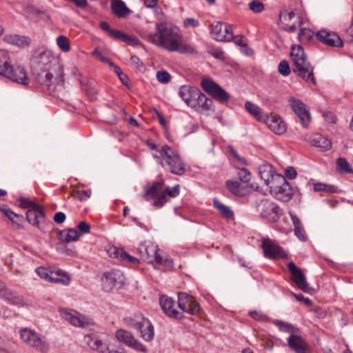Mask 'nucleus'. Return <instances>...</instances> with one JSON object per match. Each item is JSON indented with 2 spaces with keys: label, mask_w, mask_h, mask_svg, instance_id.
Wrapping results in <instances>:
<instances>
[{
  "label": "nucleus",
  "mask_w": 353,
  "mask_h": 353,
  "mask_svg": "<svg viewBox=\"0 0 353 353\" xmlns=\"http://www.w3.org/2000/svg\"><path fill=\"white\" fill-rule=\"evenodd\" d=\"M288 101L292 110L299 118L303 127H307L311 121V116L306 105L301 100L293 97H289Z\"/></svg>",
  "instance_id": "obj_10"
},
{
  "label": "nucleus",
  "mask_w": 353,
  "mask_h": 353,
  "mask_svg": "<svg viewBox=\"0 0 353 353\" xmlns=\"http://www.w3.org/2000/svg\"><path fill=\"white\" fill-rule=\"evenodd\" d=\"M273 323L282 332L288 333L294 332V327L287 322L276 319L273 321Z\"/></svg>",
  "instance_id": "obj_46"
},
{
  "label": "nucleus",
  "mask_w": 353,
  "mask_h": 353,
  "mask_svg": "<svg viewBox=\"0 0 353 353\" xmlns=\"http://www.w3.org/2000/svg\"><path fill=\"white\" fill-rule=\"evenodd\" d=\"M163 181H156L152 183L145 192L144 198L147 201L152 200L153 201H157L162 192L163 186Z\"/></svg>",
  "instance_id": "obj_31"
},
{
  "label": "nucleus",
  "mask_w": 353,
  "mask_h": 353,
  "mask_svg": "<svg viewBox=\"0 0 353 353\" xmlns=\"http://www.w3.org/2000/svg\"><path fill=\"white\" fill-rule=\"evenodd\" d=\"M50 281L68 285L71 279L66 272L60 269H56L51 271Z\"/></svg>",
  "instance_id": "obj_36"
},
{
  "label": "nucleus",
  "mask_w": 353,
  "mask_h": 353,
  "mask_svg": "<svg viewBox=\"0 0 353 353\" xmlns=\"http://www.w3.org/2000/svg\"><path fill=\"white\" fill-rule=\"evenodd\" d=\"M91 100L96 98L97 90L92 86L91 83H88L83 88Z\"/></svg>",
  "instance_id": "obj_56"
},
{
  "label": "nucleus",
  "mask_w": 353,
  "mask_h": 353,
  "mask_svg": "<svg viewBox=\"0 0 353 353\" xmlns=\"http://www.w3.org/2000/svg\"><path fill=\"white\" fill-rule=\"evenodd\" d=\"M228 190L234 195L239 197L245 196L249 192V186L237 181L228 180L225 181Z\"/></svg>",
  "instance_id": "obj_27"
},
{
  "label": "nucleus",
  "mask_w": 353,
  "mask_h": 353,
  "mask_svg": "<svg viewBox=\"0 0 353 353\" xmlns=\"http://www.w3.org/2000/svg\"><path fill=\"white\" fill-rule=\"evenodd\" d=\"M177 307L181 310L182 315L183 313H188L190 315H197L201 310L199 303L191 295L185 292H180L178 294Z\"/></svg>",
  "instance_id": "obj_9"
},
{
  "label": "nucleus",
  "mask_w": 353,
  "mask_h": 353,
  "mask_svg": "<svg viewBox=\"0 0 353 353\" xmlns=\"http://www.w3.org/2000/svg\"><path fill=\"white\" fill-rule=\"evenodd\" d=\"M85 341L92 350L99 351L101 353H123L118 350H111L105 343L97 336L91 335L85 336Z\"/></svg>",
  "instance_id": "obj_22"
},
{
  "label": "nucleus",
  "mask_w": 353,
  "mask_h": 353,
  "mask_svg": "<svg viewBox=\"0 0 353 353\" xmlns=\"http://www.w3.org/2000/svg\"><path fill=\"white\" fill-rule=\"evenodd\" d=\"M199 91V90L195 87L185 85L180 88L179 94L185 103L190 107L194 105V101Z\"/></svg>",
  "instance_id": "obj_28"
},
{
  "label": "nucleus",
  "mask_w": 353,
  "mask_h": 353,
  "mask_svg": "<svg viewBox=\"0 0 353 353\" xmlns=\"http://www.w3.org/2000/svg\"><path fill=\"white\" fill-rule=\"evenodd\" d=\"M290 217L293 223L294 230L295 235L301 241H305L307 240V235L302 223L299 219L295 215L290 213Z\"/></svg>",
  "instance_id": "obj_40"
},
{
  "label": "nucleus",
  "mask_w": 353,
  "mask_h": 353,
  "mask_svg": "<svg viewBox=\"0 0 353 353\" xmlns=\"http://www.w3.org/2000/svg\"><path fill=\"white\" fill-rule=\"evenodd\" d=\"M77 194L80 201H85L90 197L91 190H79L77 192Z\"/></svg>",
  "instance_id": "obj_63"
},
{
  "label": "nucleus",
  "mask_w": 353,
  "mask_h": 353,
  "mask_svg": "<svg viewBox=\"0 0 353 353\" xmlns=\"http://www.w3.org/2000/svg\"><path fill=\"white\" fill-rule=\"evenodd\" d=\"M159 303L164 313L169 317L176 319H182L184 317L181 312L177 310L175 307V301L172 297L161 295L159 298Z\"/></svg>",
  "instance_id": "obj_18"
},
{
  "label": "nucleus",
  "mask_w": 353,
  "mask_h": 353,
  "mask_svg": "<svg viewBox=\"0 0 353 353\" xmlns=\"http://www.w3.org/2000/svg\"><path fill=\"white\" fill-rule=\"evenodd\" d=\"M158 152L159 154H154L153 157L158 160L165 170L178 176L184 174L186 171L185 164L173 148L164 145L161 146Z\"/></svg>",
  "instance_id": "obj_3"
},
{
  "label": "nucleus",
  "mask_w": 353,
  "mask_h": 353,
  "mask_svg": "<svg viewBox=\"0 0 353 353\" xmlns=\"http://www.w3.org/2000/svg\"><path fill=\"white\" fill-rule=\"evenodd\" d=\"M288 268L292 275V280L296 286L304 292L312 294L314 289L310 288L306 281V278L300 268L291 261L288 264Z\"/></svg>",
  "instance_id": "obj_12"
},
{
  "label": "nucleus",
  "mask_w": 353,
  "mask_h": 353,
  "mask_svg": "<svg viewBox=\"0 0 353 353\" xmlns=\"http://www.w3.org/2000/svg\"><path fill=\"white\" fill-rule=\"evenodd\" d=\"M57 44L63 52H68L70 50L69 40L65 36H59L57 38Z\"/></svg>",
  "instance_id": "obj_48"
},
{
  "label": "nucleus",
  "mask_w": 353,
  "mask_h": 353,
  "mask_svg": "<svg viewBox=\"0 0 353 353\" xmlns=\"http://www.w3.org/2000/svg\"><path fill=\"white\" fill-rule=\"evenodd\" d=\"M109 34L114 39L126 42L129 44L134 45L137 44L138 41L137 39H133L118 30H112Z\"/></svg>",
  "instance_id": "obj_43"
},
{
  "label": "nucleus",
  "mask_w": 353,
  "mask_h": 353,
  "mask_svg": "<svg viewBox=\"0 0 353 353\" xmlns=\"http://www.w3.org/2000/svg\"><path fill=\"white\" fill-rule=\"evenodd\" d=\"M292 72L307 83L316 84L314 67L307 59L304 49L301 46H292L290 50Z\"/></svg>",
  "instance_id": "obj_2"
},
{
  "label": "nucleus",
  "mask_w": 353,
  "mask_h": 353,
  "mask_svg": "<svg viewBox=\"0 0 353 353\" xmlns=\"http://www.w3.org/2000/svg\"><path fill=\"white\" fill-rule=\"evenodd\" d=\"M130 325L140 332V336L145 341L154 339V328L152 323L143 316H139L130 320Z\"/></svg>",
  "instance_id": "obj_8"
},
{
  "label": "nucleus",
  "mask_w": 353,
  "mask_h": 353,
  "mask_svg": "<svg viewBox=\"0 0 353 353\" xmlns=\"http://www.w3.org/2000/svg\"><path fill=\"white\" fill-rule=\"evenodd\" d=\"M34 74L38 83L47 87L48 90H54L52 88L53 74L50 72V69H40L39 70H33Z\"/></svg>",
  "instance_id": "obj_29"
},
{
  "label": "nucleus",
  "mask_w": 353,
  "mask_h": 353,
  "mask_svg": "<svg viewBox=\"0 0 353 353\" xmlns=\"http://www.w3.org/2000/svg\"><path fill=\"white\" fill-rule=\"evenodd\" d=\"M237 176L241 183H247L251 179V173L245 168H239L237 172Z\"/></svg>",
  "instance_id": "obj_49"
},
{
  "label": "nucleus",
  "mask_w": 353,
  "mask_h": 353,
  "mask_svg": "<svg viewBox=\"0 0 353 353\" xmlns=\"http://www.w3.org/2000/svg\"><path fill=\"white\" fill-rule=\"evenodd\" d=\"M111 254L115 258L128 264L137 265L139 263V260L137 258L130 255L122 248H114Z\"/></svg>",
  "instance_id": "obj_32"
},
{
  "label": "nucleus",
  "mask_w": 353,
  "mask_h": 353,
  "mask_svg": "<svg viewBox=\"0 0 353 353\" xmlns=\"http://www.w3.org/2000/svg\"><path fill=\"white\" fill-rule=\"evenodd\" d=\"M314 32L307 28H301L299 34V40L302 42L308 41L313 37Z\"/></svg>",
  "instance_id": "obj_52"
},
{
  "label": "nucleus",
  "mask_w": 353,
  "mask_h": 353,
  "mask_svg": "<svg viewBox=\"0 0 353 353\" xmlns=\"http://www.w3.org/2000/svg\"><path fill=\"white\" fill-rule=\"evenodd\" d=\"M249 8L254 13H261L264 10V4L259 1L254 0L248 3Z\"/></svg>",
  "instance_id": "obj_51"
},
{
  "label": "nucleus",
  "mask_w": 353,
  "mask_h": 353,
  "mask_svg": "<svg viewBox=\"0 0 353 353\" xmlns=\"http://www.w3.org/2000/svg\"><path fill=\"white\" fill-rule=\"evenodd\" d=\"M61 316L72 325L78 327H83V322L79 316L72 314L66 309L60 310Z\"/></svg>",
  "instance_id": "obj_42"
},
{
  "label": "nucleus",
  "mask_w": 353,
  "mask_h": 353,
  "mask_svg": "<svg viewBox=\"0 0 353 353\" xmlns=\"http://www.w3.org/2000/svg\"><path fill=\"white\" fill-rule=\"evenodd\" d=\"M210 32L212 37L219 41H230L233 39L231 26L217 21L210 26Z\"/></svg>",
  "instance_id": "obj_11"
},
{
  "label": "nucleus",
  "mask_w": 353,
  "mask_h": 353,
  "mask_svg": "<svg viewBox=\"0 0 353 353\" xmlns=\"http://www.w3.org/2000/svg\"><path fill=\"white\" fill-rule=\"evenodd\" d=\"M213 202L214 206L224 217L227 219H234V212L228 206L221 203L217 199H214Z\"/></svg>",
  "instance_id": "obj_44"
},
{
  "label": "nucleus",
  "mask_w": 353,
  "mask_h": 353,
  "mask_svg": "<svg viewBox=\"0 0 353 353\" xmlns=\"http://www.w3.org/2000/svg\"><path fill=\"white\" fill-rule=\"evenodd\" d=\"M262 248L264 252V256L266 258L274 259L287 257V254L283 249L276 241H272L270 239H263Z\"/></svg>",
  "instance_id": "obj_14"
},
{
  "label": "nucleus",
  "mask_w": 353,
  "mask_h": 353,
  "mask_svg": "<svg viewBox=\"0 0 353 353\" xmlns=\"http://www.w3.org/2000/svg\"><path fill=\"white\" fill-rule=\"evenodd\" d=\"M280 183H283L281 186H275L273 188V193L278 199L283 201H288L293 194V190L290 184L287 181L285 177H279Z\"/></svg>",
  "instance_id": "obj_20"
},
{
  "label": "nucleus",
  "mask_w": 353,
  "mask_h": 353,
  "mask_svg": "<svg viewBox=\"0 0 353 353\" xmlns=\"http://www.w3.org/2000/svg\"><path fill=\"white\" fill-rule=\"evenodd\" d=\"M117 339L126 345L141 352H145V346L139 342L129 332L124 330H119L116 332Z\"/></svg>",
  "instance_id": "obj_19"
},
{
  "label": "nucleus",
  "mask_w": 353,
  "mask_h": 353,
  "mask_svg": "<svg viewBox=\"0 0 353 353\" xmlns=\"http://www.w3.org/2000/svg\"><path fill=\"white\" fill-rule=\"evenodd\" d=\"M279 72L284 77L288 76L290 74V68L287 61L283 60L279 63Z\"/></svg>",
  "instance_id": "obj_54"
},
{
  "label": "nucleus",
  "mask_w": 353,
  "mask_h": 353,
  "mask_svg": "<svg viewBox=\"0 0 353 353\" xmlns=\"http://www.w3.org/2000/svg\"><path fill=\"white\" fill-rule=\"evenodd\" d=\"M2 76L24 85H27L30 83V79L27 75L26 71L23 67L19 65H10L8 68V71L4 72Z\"/></svg>",
  "instance_id": "obj_16"
},
{
  "label": "nucleus",
  "mask_w": 353,
  "mask_h": 353,
  "mask_svg": "<svg viewBox=\"0 0 353 353\" xmlns=\"http://www.w3.org/2000/svg\"><path fill=\"white\" fill-rule=\"evenodd\" d=\"M20 338L26 345L37 351L44 352L49 348V344L45 336L30 328L21 329Z\"/></svg>",
  "instance_id": "obj_6"
},
{
  "label": "nucleus",
  "mask_w": 353,
  "mask_h": 353,
  "mask_svg": "<svg viewBox=\"0 0 353 353\" xmlns=\"http://www.w3.org/2000/svg\"><path fill=\"white\" fill-rule=\"evenodd\" d=\"M248 202L261 217L270 221H276L279 218V207L269 199L257 194H251L248 198Z\"/></svg>",
  "instance_id": "obj_4"
},
{
  "label": "nucleus",
  "mask_w": 353,
  "mask_h": 353,
  "mask_svg": "<svg viewBox=\"0 0 353 353\" xmlns=\"http://www.w3.org/2000/svg\"><path fill=\"white\" fill-rule=\"evenodd\" d=\"M44 218V211L39 205H34V207L29 209L26 212V219L32 225L38 226L39 221L43 220Z\"/></svg>",
  "instance_id": "obj_30"
},
{
  "label": "nucleus",
  "mask_w": 353,
  "mask_h": 353,
  "mask_svg": "<svg viewBox=\"0 0 353 353\" xmlns=\"http://www.w3.org/2000/svg\"><path fill=\"white\" fill-rule=\"evenodd\" d=\"M156 77L158 81L161 83H168L171 80L170 74L165 70L158 71L157 72Z\"/></svg>",
  "instance_id": "obj_53"
},
{
  "label": "nucleus",
  "mask_w": 353,
  "mask_h": 353,
  "mask_svg": "<svg viewBox=\"0 0 353 353\" xmlns=\"http://www.w3.org/2000/svg\"><path fill=\"white\" fill-rule=\"evenodd\" d=\"M66 216L62 212H57L54 216V221L57 223H62L65 221Z\"/></svg>",
  "instance_id": "obj_64"
},
{
  "label": "nucleus",
  "mask_w": 353,
  "mask_h": 353,
  "mask_svg": "<svg viewBox=\"0 0 353 353\" xmlns=\"http://www.w3.org/2000/svg\"><path fill=\"white\" fill-rule=\"evenodd\" d=\"M19 202H20V206L23 208H30V209L34 207V205H37V203H35L26 198L20 199Z\"/></svg>",
  "instance_id": "obj_62"
},
{
  "label": "nucleus",
  "mask_w": 353,
  "mask_h": 353,
  "mask_svg": "<svg viewBox=\"0 0 353 353\" xmlns=\"http://www.w3.org/2000/svg\"><path fill=\"white\" fill-rule=\"evenodd\" d=\"M310 143L323 150H328L332 147V142L321 134H314L310 138Z\"/></svg>",
  "instance_id": "obj_35"
},
{
  "label": "nucleus",
  "mask_w": 353,
  "mask_h": 353,
  "mask_svg": "<svg viewBox=\"0 0 353 353\" xmlns=\"http://www.w3.org/2000/svg\"><path fill=\"white\" fill-rule=\"evenodd\" d=\"M9 340L0 336V353H9Z\"/></svg>",
  "instance_id": "obj_57"
},
{
  "label": "nucleus",
  "mask_w": 353,
  "mask_h": 353,
  "mask_svg": "<svg viewBox=\"0 0 353 353\" xmlns=\"http://www.w3.org/2000/svg\"><path fill=\"white\" fill-rule=\"evenodd\" d=\"M35 271L41 279L50 281V273L52 270H50L43 267H39L36 269Z\"/></svg>",
  "instance_id": "obj_55"
},
{
  "label": "nucleus",
  "mask_w": 353,
  "mask_h": 353,
  "mask_svg": "<svg viewBox=\"0 0 353 353\" xmlns=\"http://www.w3.org/2000/svg\"><path fill=\"white\" fill-rule=\"evenodd\" d=\"M289 347L296 353H307L309 345L299 335L291 334L288 338Z\"/></svg>",
  "instance_id": "obj_26"
},
{
  "label": "nucleus",
  "mask_w": 353,
  "mask_h": 353,
  "mask_svg": "<svg viewBox=\"0 0 353 353\" xmlns=\"http://www.w3.org/2000/svg\"><path fill=\"white\" fill-rule=\"evenodd\" d=\"M4 41L8 43L22 48L29 46L31 43V39L29 37L19 34L6 35Z\"/></svg>",
  "instance_id": "obj_33"
},
{
  "label": "nucleus",
  "mask_w": 353,
  "mask_h": 353,
  "mask_svg": "<svg viewBox=\"0 0 353 353\" xmlns=\"http://www.w3.org/2000/svg\"><path fill=\"white\" fill-rule=\"evenodd\" d=\"M294 16L295 13L294 11L281 10L279 14V21L283 25L288 26Z\"/></svg>",
  "instance_id": "obj_47"
},
{
  "label": "nucleus",
  "mask_w": 353,
  "mask_h": 353,
  "mask_svg": "<svg viewBox=\"0 0 353 353\" xmlns=\"http://www.w3.org/2000/svg\"><path fill=\"white\" fill-rule=\"evenodd\" d=\"M77 229L81 234H88L90 231V225L85 221H81L78 224Z\"/></svg>",
  "instance_id": "obj_60"
},
{
  "label": "nucleus",
  "mask_w": 353,
  "mask_h": 353,
  "mask_svg": "<svg viewBox=\"0 0 353 353\" xmlns=\"http://www.w3.org/2000/svg\"><path fill=\"white\" fill-rule=\"evenodd\" d=\"M179 185L172 188L167 187L161 193L157 201H152V205L157 209L161 208L168 202V196L171 198L176 197L180 192Z\"/></svg>",
  "instance_id": "obj_25"
},
{
  "label": "nucleus",
  "mask_w": 353,
  "mask_h": 353,
  "mask_svg": "<svg viewBox=\"0 0 353 353\" xmlns=\"http://www.w3.org/2000/svg\"><path fill=\"white\" fill-rule=\"evenodd\" d=\"M279 177H285V176L281 174H276V175H274V178L270 181V182L269 183V185H268V186H269L270 192L272 193H273V188L272 187L274 185L281 186L283 185V183H279V181L280 182Z\"/></svg>",
  "instance_id": "obj_58"
},
{
  "label": "nucleus",
  "mask_w": 353,
  "mask_h": 353,
  "mask_svg": "<svg viewBox=\"0 0 353 353\" xmlns=\"http://www.w3.org/2000/svg\"><path fill=\"white\" fill-rule=\"evenodd\" d=\"M316 38L322 43L332 48H342L343 40L334 32L322 29L316 33Z\"/></svg>",
  "instance_id": "obj_13"
},
{
  "label": "nucleus",
  "mask_w": 353,
  "mask_h": 353,
  "mask_svg": "<svg viewBox=\"0 0 353 353\" xmlns=\"http://www.w3.org/2000/svg\"><path fill=\"white\" fill-rule=\"evenodd\" d=\"M104 288L106 290L113 288L120 289L125 283V277L123 272L119 270H113L103 274Z\"/></svg>",
  "instance_id": "obj_15"
},
{
  "label": "nucleus",
  "mask_w": 353,
  "mask_h": 353,
  "mask_svg": "<svg viewBox=\"0 0 353 353\" xmlns=\"http://www.w3.org/2000/svg\"><path fill=\"white\" fill-rule=\"evenodd\" d=\"M80 235L78 231L74 228L63 230L58 233L59 239L65 243L77 241Z\"/></svg>",
  "instance_id": "obj_37"
},
{
  "label": "nucleus",
  "mask_w": 353,
  "mask_h": 353,
  "mask_svg": "<svg viewBox=\"0 0 353 353\" xmlns=\"http://www.w3.org/2000/svg\"><path fill=\"white\" fill-rule=\"evenodd\" d=\"M190 108H194L201 113H205L209 110H214L212 100L208 98L200 90L198 94H196V99H194V105H191Z\"/></svg>",
  "instance_id": "obj_21"
},
{
  "label": "nucleus",
  "mask_w": 353,
  "mask_h": 353,
  "mask_svg": "<svg viewBox=\"0 0 353 353\" xmlns=\"http://www.w3.org/2000/svg\"><path fill=\"white\" fill-rule=\"evenodd\" d=\"M157 32L150 34L148 39L152 43L170 52H178L181 54H196V50L186 43L181 35L171 24L163 22L156 24Z\"/></svg>",
  "instance_id": "obj_1"
},
{
  "label": "nucleus",
  "mask_w": 353,
  "mask_h": 353,
  "mask_svg": "<svg viewBox=\"0 0 353 353\" xmlns=\"http://www.w3.org/2000/svg\"><path fill=\"white\" fill-rule=\"evenodd\" d=\"M183 26L185 28H195L199 26V22L197 19L193 18H187L183 21Z\"/></svg>",
  "instance_id": "obj_61"
},
{
  "label": "nucleus",
  "mask_w": 353,
  "mask_h": 353,
  "mask_svg": "<svg viewBox=\"0 0 353 353\" xmlns=\"http://www.w3.org/2000/svg\"><path fill=\"white\" fill-rule=\"evenodd\" d=\"M245 110L252 114L257 121H263L265 119V116H263L262 114L261 109L257 105L250 102L247 101L245 103Z\"/></svg>",
  "instance_id": "obj_41"
},
{
  "label": "nucleus",
  "mask_w": 353,
  "mask_h": 353,
  "mask_svg": "<svg viewBox=\"0 0 353 353\" xmlns=\"http://www.w3.org/2000/svg\"><path fill=\"white\" fill-rule=\"evenodd\" d=\"M0 297L12 305H23L25 303L24 299L22 296L8 289L1 282Z\"/></svg>",
  "instance_id": "obj_24"
},
{
  "label": "nucleus",
  "mask_w": 353,
  "mask_h": 353,
  "mask_svg": "<svg viewBox=\"0 0 353 353\" xmlns=\"http://www.w3.org/2000/svg\"><path fill=\"white\" fill-rule=\"evenodd\" d=\"M54 57L50 51L46 50H39L34 54L33 70L40 69H50L51 63Z\"/></svg>",
  "instance_id": "obj_17"
},
{
  "label": "nucleus",
  "mask_w": 353,
  "mask_h": 353,
  "mask_svg": "<svg viewBox=\"0 0 353 353\" xmlns=\"http://www.w3.org/2000/svg\"><path fill=\"white\" fill-rule=\"evenodd\" d=\"M0 210L8 218V219L12 222V224L17 228L19 229L22 228L20 223L23 220V216L22 215H19L12 211L10 208L5 207H0Z\"/></svg>",
  "instance_id": "obj_39"
},
{
  "label": "nucleus",
  "mask_w": 353,
  "mask_h": 353,
  "mask_svg": "<svg viewBox=\"0 0 353 353\" xmlns=\"http://www.w3.org/2000/svg\"><path fill=\"white\" fill-rule=\"evenodd\" d=\"M336 166L337 168L341 170V172H351L352 169L350 166L349 163L347 162V159L343 157H339L336 160Z\"/></svg>",
  "instance_id": "obj_50"
},
{
  "label": "nucleus",
  "mask_w": 353,
  "mask_h": 353,
  "mask_svg": "<svg viewBox=\"0 0 353 353\" xmlns=\"http://www.w3.org/2000/svg\"><path fill=\"white\" fill-rule=\"evenodd\" d=\"M111 10L114 14L119 18H123L128 16L130 10L121 0H112L111 2Z\"/></svg>",
  "instance_id": "obj_34"
},
{
  "label": "nucleus",
  "mask_w": 353,
  "mask_h": 353,
  "mask_svg": "<svg viewBox=\"0 0 353 353\" xmlns=\"http://www.w3.org/2000/svg\"><path fill=\"white\" fill-rule=\"evenodd\" d=\"M201 85L205 92L219 102L225 104L229 101L230 95L214 81L210 79H203Z\"/></svg>",
  "instance_id": "obj_7"
},
{
  "label": "nucleus",
  "mask_w": 353,
  "mask_h": 353,
  "mask_svg": "<svg viewBox=\"0 0 353 353\" xmlns=\"http://www.w3.org/2000/svg\"><path fill=\"white\" fill-rule=\"evenodd\" d=\"M263 121L276 134H282L286 131L285 123L280 117L276 114L265 116Z\"/></svg>",
  "instance_id": "obj_23"
},
{
  "label": "nucleus",
  "mask_w": 353,
  "mask_h": 353,
  "mask_svg": "<svg viewBox=\"0 0 353 353\" xmlns=\"http://www.w3.org/2000/svg\"><path fill=\"white\" fill-rule=\"evenodd\" d=\"M142 259L148 263H154L158 265H165L170 266L172 265V260L163 257L159 253L158 247L151 243H143L139 245L137 248Z\"/></svg>",
  "instance_id": "obj_5"
},
{
  "label": "nucleus",
  "mask_w": 353,
  "mask_h": 353,
  "mask_svg": "<svg viewBox=\"0 0 353 353\" xmlns=\"http://www.w3.org/2000/svg\"><path fill=\"white\" fill-rule=\"evenodd\" d=\"M259 172L262 180L266 185H269L270 181L274 178V173L273 168L270 164H263L259 168Z\"/></svg>",
  "instance_id": "obj_38"
},
{
  "label": "nucleus",
  "mask_w": 353,
  "mask_h": 353,
  "mask_svg": "<svg viewBox=\"0 0 353 353\" xmlns=\"http://www.w3.org/2000/svg\"><path fill=\"white\" fill-rule=\"evenodd\" d=\"M10 56L7 51L0 50V74L3 75L10 66Z\"/></svg>",
  "instance_id": "obj_45"
},
{
  "label": "nucleus",
  "mask_w": 353,
  "mask_h": 353,
  "mask_svg": "<svg viewBox=\"0 0 353 353\" xmlns=\"http://www.w3.org/2000/svg\"><path fill=\"white\" fill-rule=\"evenodd\" d=\"M250 315L254 319L259 321H262V322L266 321L268 319V317L267 316L262 314L261 312H259L256 311L250 312Z\"/></svg>",
  "instance_id": "obj_59"
}]
</instances>
